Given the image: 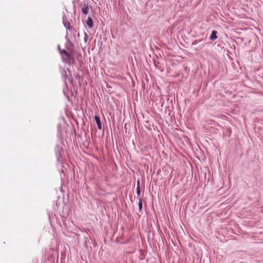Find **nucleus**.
<instances>
[{
  "label": "nucleus",
  "instance_id": "f257e3e1",
  "mask_svg": "<svg viewBox=\"0 0 263 263\" xmlns=\"http://www.w3.org/2000/svg\"><path fill=\"white\" fill-rule=\"evenodd\" d=\"M63 24L64 26V27L66 28L67 30H71L72 27L70 25V22L67 20L66 16L65 14L63 15Z\"/></svg>",
  "mask_w": 263,
  "mask_h": 263
},
{
  "label": "nucleus",
  "instance_id": "f03ea898",
  "mask_svg": "<svg viewBox=\"0 0 263 263\" xmlns=\"http://www.w3.org/2000/svg\"><path fill=\"white\" fill-rule=\"evenodd\" d=\"M63 61L65 62V63L68 64V65H73L74 64L76 63L74 57H72L70 59H65V57H62Z\"/></svg>",
  "mask_w": 263,
  "mask_h": 263
},
{
  "label": "nucleus",
  "instance_id": "7ed1b4c3",
  "mask_svg": "<svg viewBox=\"0 0 263 263\" xmlns=\"http://www.w3.org/2000/svg\"><path fill=\"white\" fill-rule=\"evenodd\" d=\"M217 32L215 30H213L212 31V33L211 35L209 37V39L211 41H214L218 38V36L217 35Z\"/></svg>",
  "mask_w": 263,
  "mask_h": 263
},
{
  "label": "nucleus",
  "instance_id": "20e7f679",
  "mask_svg": "<svg viewBox=\"0 0 263 263\" xmlns=\"http://www.w3.org/2000/svg\"><path fill=\"white\" fill-rule=\"evenodd\" d=\"M95 120L98 125V128L99 129H102V124L100 120V118L98 116H95Z\"/></svg>",
  "mask_w": 263,
  "mask_h": 263
},
{
  "label": "nucleus",
  "instance_id": "39448f33",
  "mask_svg": "<svg viewBox=\"0 0 263 263\" xmlns=\"http://www.w3.org/2000/svg\"><path fill=\"white\" fill-rule=\"evenodd\" d=\"M86 24L89 28H91L93 26V22L90 17H88L86 21Z\"/></svg>",
  "mask_w": 263,
  "mask_h": 263
},
{
  "label": "nucleus",
  "instance_id": "423d86ee",
  "mask_svg": "<svg viewBox=\"0 0 263 263\" xmlns=\"http://www.w3.org/2000/svg\"><path fill=\"white\" fill-rule=\"evenodd\" d=\"M89 7L87 4H85L82 8V11L84 14L88 13Z\"/></svg>",
  "mask_w": 263,
  "mask_h": 263
},
{
  "label": "nucleus",
  "instance_id": "0eeeda50",
  "mask_svg": "<svg viewBox=\"0 0 263 263\" xmlns=\"http://www.w3.org/2000/svg\"><path fill=\"white\" fill-rule=\"evenodd\" d=\"M139 202H138V207H139V211L141 212L142 209V201L141 198H139Z\"/></svg>",
  "mask_w": 263,
  "mask_h": 263
},
{
  "label": "nucleus",
  "instance_id": "6e6552de",
  "mask_svg": "<svg viewBox=\"0 0 263 263\" xmlns=\"http://www.w3.org/2000/svg\"><path fill=\"white\" fill-rule=\"evenodd\" d=\"M64 57H65V59H70V58H71L72 57H73V56L70 53H69V52H67L65 55H64Z\"/></svg>",
  "mask_w": 263,
  "mask_h": 263
},
{
  "label": "nucleus",
  "instance_id": "1a4fd4ad",
  "mask_svg": "<svg viewBox=\"0 0 263 263\" xmlns=\"http://www.w3.org/2000/svg\"><path fill=\"white\" fill-rule=\"evenodd\" d=\"M137 194L138 195L140 194V181H138L137 187Z\"/></svg>",
  "mask_w": 263,
  "mask_h": 263
},
{
  "label": "nucleus",
  "instance_id": "9d476101",
  "mask_svg": "<svg viewBox=\"0 0 263 263\" xmlns=\"http://www.w3.org/2000/svg\"><path fill=\"white\" fill-rule=\"evenodd\" d=\"M67 52V51L65 49H60V53L64 57V55Z\"/></svg>",
  "mask_w": 263,
  "mask_h": 263
},
{
  "label": "nucleus",
  "instance_id": "9b49d317",
  "mask_svg": "<svg viewBox=\"0 0 263 263\" xmlns=\"http://www.w3.org/2000/svg\"><path fill=\"white\" fill-rule=\"evenodd\" d=\"M87 39H88V35L86 33H85V37L84 39L85 42H86L87 41Z\"/></svg>",
  "mask_w": 263,
  "mask_h": 263
},
{
  "label": "nucleus",
  "instance_id": "f8f14e48",
  "mask_svg": "<svg viewBox=\"0 0 263 263\" xmlns=\"http://www.w3.org/2000/svg\"><path fill=\"white\" fill-rule=\"evenodd\" d=\"M197 44V42L196 41H194L193 43V45H195Z\"/></svg>",
  "mask_w": 263,
  "mask_h": 263
},
{
  "label": "nucleus",
  "instance_id": "ddd939ff",
  "mask_svg": "<svg viewBox=\"0 0 263 263\" xmlns=\"http://www.w3.org/2000/svg\"><path fill=\"white\" fill-rule=\"evenodd\" d=\"M67 70H68V72H69V73H70V72H71V71L69 70V69H67Z\"/></svg>",
  "mask_w": 263,
  "mask_h": 263
},
{
  "label": "nucleus",
  "instance_id": "4468645a",
  "mask_svg": "<svg viewBox=\"0 0 263 263\" xmlns=\"http://www.w3.org/2000/svg\"><path fill=\"white\" fill-rule=\"evenodd\" d=\"M58 49H59V50H60V49H61L60 45L58 46Z\"/></svg>",
  "mask_w": 263,
  "mask_h": 263
}]
</instances>
